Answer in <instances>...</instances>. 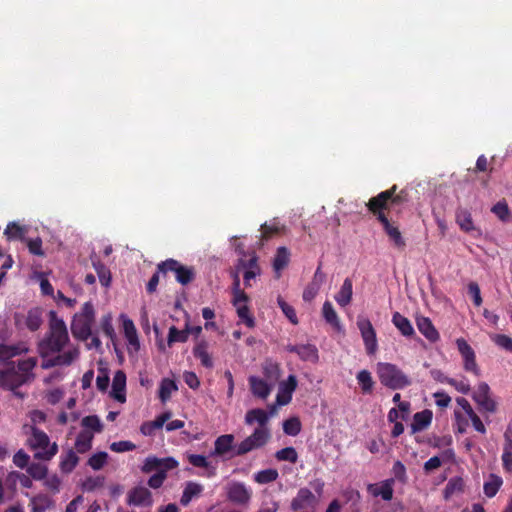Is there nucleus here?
<instances>
[{"label":"nucleus","mask_w":512,"mask_h":512,"mask_svg":"<svg viewBox=\"0 0 512 512\" xmlns=\"http://www.w3.org/2000/svg\"><path fill=\"white\" fill-rule=\"evenodd\" d=\"M456 345L463 359L464 370L466 372L472 373L475 376H480V368L476 362V354L473 348L464 338H458L456 340Z\"/></svg>","instance_id":"1a4fd4ad"},{"label":"nucleus","mask_w":512,"mask_h":512,"mask_svg":"<svg viewBox=\"0 0 512 512\" xmlns=\"http://www.w3.org/2000/svg\"><path fill=\"white\" fill-rule=\"evenodd\" d=\"M502 485V479L494 474L490 475V481L484 484V493L487 497L491 498L496 495L500 486Z\"/></svg>","instance_id":"c03bdc74"},{"label":"nucleus","mask_w":512,"mask_h":512,"mask_svg":"<svg viewBox=\"0 0 512 512\" xmlns=\"http://www.w3.org/2000/svg\"><path fill=\"white\" fill-rule=\"evenodd\" d=\"M209 344L205 340L199 341L195 347L193 348V355L195 358L199 359L202 366L206 368L213 367V360L208 352Z\"/></svg>","instance_id":"5701e85b"},{"label":"nucleus","mask_w":512,"mask_h":512,"mask_svg":"<svg viewBox=\"0 0 512 512\" xmlns=\"http://www.w3.org/2000/svg\"><path fill=\"white\" fill-rule=\"evenodd\" d=\"M464 490V480L461 477L455 476L449 479L444 490L443 496L445 500H449L453 495L459 494Z\"/></svg>","instance_id":"bb28decb"},{"label":"nucleus","mask_w":512,"mask_h":512,"mask_svg":"<svg viewBox=\"0 0 512 512\" xmlns=\"http://www.w3.org/2000/svg\"><path fill=\"white\" fill-rule=\"evenodd\" d=\"M24 242L26 243L30 254L39 257L45 256V251L42 248V239L40 237L26 239Z\"/></svg>","instance_id":"864d4df0"},{"label":"nucleus","mask_w":512,"mask_h":512,"mask_svg":"<svg viewBox=\"0 0 512 512\" xmlns=\"http://www.w3.org/2000/svg\"><path fill=\"white\" fill-rule=\"evenodd\" d=\"M29 459L30 458H29V455L27 453H25L23 450H19L13 456V463L17 467L23 469L25 467H28Z\"/></svg>","instance_id":"774afa93"},{"label":"nucleus","mask_w":512,"mask_h":512,"mask_svg":"<svg viewBox=\"0 0 512 512\" xmlns=\"http://www.w3.org/2000/svg\"><path fill=\"white\" fill-rule=\"evenodd\" d=\"M78 462L79 457L77 454L72 449H69L60 462V469L63 473H70L77 466Z\"/></svg>","instance_id":"e433bc0d"},{"label":"nucleus","mask_w":512,"mask_h":512,"mask_svg":"<svg viewBox=\"0 0 512 512\" xmlns=\"http://www.w3.org/2000/svg\"><path fill=\"white\" fill-rule=\"evenodd\" d=\"M277 303L283 314L289 319V321L296 325L298 324V318L295 309L288 304L281 296H278Z\"/></svg>","instance_id":"a18cd8bd"},{"label":"nucleus","mask_w":512,"mask_h":512,"mask_svg":"<svg viewBox=\"0 0 512 512\" xmlns=\"http://www.w3.org/2000/svg\"><path fill=\"white\" fill-rule=\"evenodd\" d=\"M93 265L97 272L101 285L105 287L109 286L111 282V273L107 269V267L100 262L94 263Z\"/></svg>","instance_id":"6e6d98bb"},{"label":"nucleus","mask_w":512,"mask_h":512,"mask_svg":"<svg viewBox=\"0 0 512 512\" xmlns=\"http://www.w3.org/2000/svg\"><path fill=\"white\" fill-rule=\"evenodd\" d=\"M249 385L252 394L262 399H265L274 387L266 380L257 376L249 377Z\"/></svg>","instance_id":"a211bd4d"},{"label":"nucleus","mask_w":512,"mask_h":512,"mask_svg":"<svg viewBox=\"0 0 512 512\" xmlns=\"http://www.w3.org/2000/svg\"><path fill=\"white\" fill-rule=\"evenodd\" d=\"M101 329L103 331V333L109 337V338H113L114 335H115V331H114V327L112 325V317L111 315H105L102 317L101 319Z\"/></svg>","instance_id":"338daca9"},{"label":"nucleus","mask_w":512,"mask_h":512,"mask_svg":"<svg viewBox=\"0 0 512 512\" xmlns=\"http://www.w3.org/2000/svg\"><path fill=\"white\" fill-rule=\"evenodd\" d=\"M392 323L405 337H411L415 334L414 328L410 320L399 312H395L393 314Z\"/></svg>","instance_id":"b1692460"},{"label":"nucleus","mask_w":512,"mask_h":512,"mask_svg":"<svg viewBox=\"0 0 512 512\" xmlns=\"http://www.w3.org/2000/svg\"><path fill=\"white\" fill-rule=\"evenodd\" d=\"M110 396L118 402L126 401V374L122 370H117L112 380Z\"/></svg>","instance_id":"ddd939ff"},{"label":"nucleus","mask_w":512,"mask_h":512,"mask_svg":"<svg viewBox=\"0 0 512 512\" xmlns=\"http://www.w3.org/2000/svg\"><path fill=\"white\" fill-rule=\"evenodd\" d=\"M278 471L276 469H265L255 474V481L259 484H267L275 481L278 478Z\"/></svg>","instance_id":"49530a36"},{"label":"nucleus","mask_w":512,"mask_h":512,"mask_svg":"<svg viewBox=\"0 0 512 512\" xmlns=\"http://www.w3.org/2000/svg\"><path fill=\"white\" fill-rule=\"evenodd\" d=\"M357 327L360 330L366 353L368 355H374L377 351L378 344L376 338V331L371 323V321L367 318L360 317L357 320Z\"/></svg>","instance_id":"9d476101"},{"label":"nucleus","mask_w":512,"mask_h":512,"mask_svg":"<svg viewBox=\"0 0 512 512\" xmlns=\"http://www.w3.org/2000/svg\"><path fill=\"white\" fill-rule=\"evenodd\" d=\"M202 490V485L192 481L187 482L181 496L180 503L183 506H187L193 498L198 497L201 494Z\"/></svg>","instance_id":"c85d7f7f"},{"label":"nucleus","mask_w":512,"mask_h":512,"mask_svg":"<svg viewBox=\"0 0 512 512\" xmlns=\"http://www.w3.org/2000/svg\"><path fill=\"white\" fill-rule=\"evenodd\" d=\"M248 302L249 300H239L238 298L232 299V304L236 308L238 317L246 324L247 327L253 328L255 326V319L250 313Z\"/></svg>","instance_id":"6ab92c4d"},{"label":"nucleus","mask_w":512,"mask_h":512,"mask_svg":"<svg viewBox=\"0 0 512 512\" xmlns=\"http://www.w3.org/2000/svg\"><path fill=\"white\" fill-rule=\"evenodd\" d=\"M31 442L35 448L45 449L46 447L49 446V437L46 435V433L36 428H33Z\"/></svg>","instance_id":"5fc2aeb1"},{"label":"nucleus","mask_w":512,"mask_h":512,"mask_svg":"<svg viewBox=\"0 0 512 512\" xmlns=\"http://www.w3.org/2000/svg\"><path fill=\"white\" fill-rule=\"evenodd\" d=\"M110 449L116 453L132 451L136 449V445L131 441H118L110 444Z\"/></svg>","instance_id":"0e129e2a"},{"label":"nucleus","mask_w":512,"mask_h":512,"mask_svg":"<svg viewBox=\"0 0 512 512\" xmlns=\"http://www.w3.org/2000/svg\"><path fill=\"white\" fill-rule=\"evenodd\" d=\"M283 431L289 436H296L301 431V422L299 418H287L283 422Z\"/></svg>","instance_id":"de8ad7c7"},{"label":"nucleus","mask_w":512,"mask_h":512,"mask_svg":"<svg viewBox=\"0 0 512 512\" xmlns=\"http://www.w3.org/2000/svg\"><path fill=\"white\" fill-rule=\"evenodd\" d=\"M55 354L53 358L56 366H70L79 357V349L73 348L63 353Z\"/></svg>","instance_id":"72a5a7b5"},{"label":"nucleus","mask_w":512,"mask_h":512,"mask_svg":"<svg viewBox=\"0 0 512 512\" xmlns=\"http://www.w3.org/2000/svg\"><path fill=\"white\" fill-rule=\"evenodd\" d=\"M170 418H156L154 421L144 422L141 425V432L146 436H151L155 433L156 430H159L163 427L167 420Z\"/></svg>","instance_id":"79ce46f5"},{"label":"nucleus","mask_w":512,"mask_h":512,"mask_svg":"<svg viewBox=\"0 0 512 512\" xmlns=\"http://www.w3.org/2000/svg\"><path fill=\"white\" fill-rule=\"evenodd\" d=\"M297 355L304 361L316 362L318 360V350L312 344H301Z\"/></svg>","instance_id":"ea45409f"},{"label":"nucleus","mask_w":512,"mask_h":512,"mask_svg":"<svg viewBox=\"0 0 512 512\" xmlns=\"http://www.w3.org/2000/svg\"><path fill=\"white\" fill-rule=\"evenodd\" d=\"M110 379L108 372L105 369H100L96 378L97 389L101 392H106L109 387Z\"/></svg>","instance_id":"e2e57ef3"},{"label":"nucleus","mask_w":512,"mask_h":512,"mask_svg":"<svg viewBox=\"0 0 512 512\" xmlns=\"http://www.w3.org/2000/svg\"><path fill=\"white\" fill-rule=\"evenodd\" d=\"M322 314L327 323L333 327L339 328V317L330 301H325L322 308Z\"/></svg>","instance_id":"58836bf2"},{"label":"nucleus","mask_w":512,"mask_h":512,"mask_svg":"<svg viewBox=\"0 0 512 512\" xmlns=\"http://www.w3.org/2000/svg\"><path fill=\"white\" fill-rule=\"evenodd\" d=\"M28 474L35 480H42L46 478L48 469L45 465L40 463H32L27 467Z\"/></svg>","instance_id":"603ef678"},{"label":"nucleus","mask_w":512,"mask_h":512,"mask_svg":"<svg viewBox=\"0 0 512 512\" xmlns=\"http://www.w3.org/2000/svg\"><path fill=\"white\" fill-rule=\"evenodd\" d=\"M188 337H189V331L186 330L185 328L183 330H179L177 327L171 326L169 328V333H168V338H167L168 346L171 347L176 342L185 343V342H187Z\"/></svg>","instance_id":"4c0bfd02"},{"label":"nucleus","mask_w":512,"mask_h":512,"mask_svg":"<svg viewBox=\"0 0 512 512\" xmlns=\"http://www.w3.org/2000/svg\"><path fill=\"white\" fill-rule=\"evenodd\" d=\"M275 457L279 461H288L290 463H296L298 460V454L294 447H285L277 451Z\"/></svg>","instance_id":"8fccbe9b"},{"label":"nucleus","mask_w":512,"mask_h":512,"mask_svg":"<svg viewBox=\"0 0 512 512\" xmlns=\"http://www.w3.org/2000/svg\"><path fill=\"white\" fill-rule=\"evenodd\" d=\"M161 462L160 458L156 456H148L141 467L143 473H150L152 471H160Z\"/></svg>","instance_id":"13d9d810"},{"label":"nucleus","mask_w":512,"mask_h":512,"mask_svg":"<svg viewBox=\"0 0 512 512\" xmlns=\"http://www.w3.org/2000/svg\"><path fill=\"white\" fill-rule=\"evenodd\" d=\"M32 512H45L53 505V501L47 495H37L32 498Z\"/></svg>","instance_id":"a19ab883"},{"label":"nucleus","mask_w":512,"mask_h":512,"mask_svg":"<svg viewBox=\"0 0 512 512\" xmlns=\"http://www.w3.org/2000/svg\"><path fill=\"white\" fill-rule=\"evenodd\" d=\"M81 426L83 430H92L94 432H101L103 425L99 421V418H82Z\"/></svg>","instance_id":"680f3d73"},{"label":"nucleus","mask_w":512,"mask_h":512,"mask_svg":"<svg viewBox=\"0 0 512 512\" xmlns=\"http://www.w3.org/2000/svg\"><path fill=\"white\" fill-rule=\"evenodd\" d=\"M392 482L393 480H387L381 486L369 484L367 489L374 497L381 496L383 500L390 501L393 497Z\"/></svg>","instance_id":"393cba45"},{"label":"nucleus","mask_w":512,"mask_h":512,"mask_svg":"<svg viewBox=\"0 0 512 512\" xmlns=\"http://www.w3.org/2000/svg\"><path fill=\"white\" fill-rule=\"evenodd\" d=\"M317 504V498L308 488H301L297 496L291 502V509L299 511L307 507H314Z\"/></svg>","instance_id":"4468645a"},{"label":"nucleus","mask_w":512,"mask_h":512,"mask_svg":"<svg viewBox=\"0 0 512 512\" xmlns=\"http://www.w3.org/2000/svg\"><path fill=\"white\" fill-rule=\"evenodd\" d=\"M444 381H446V384L453 386L458 392L462 394H468L471 390L470 383L464 376H461L460 379L444 378Z\"/></svg>","instance_id":"37998d69"},{"label":"nucleus","mask_w":512,"mask_h":512,"mask_svg":"<svg viewBox=\"0 0 512 512\" xmlns=\"http://www.w3.org/2000/svg\"><path fill=\"white\" fill-rule=\"evenodd\" d=\"M26 352L19 345L0 344V362H7L11 358Z\"/></svg>","instance_id":"c9c22d12"},{"label":"nucleus","mask_w":512,"mask_h":512,"mask_svg":"<svg viewBox=\"0 0 512 512\" xmlns=\"http://www.w3.org/2000/svg\"><path fill=\"white\" fill-rule=\"evenodd\" d=\"M491 212L503 223L512 221V213L505 199L494 204L491 208Z\"/></svg>","instance_id":"2f4dec72"},{"label":"nucleus","mask_w":512,"mask_h":512,"mask_svg":"<svg viewBox=\"0 0 512 512\" xmlns=\"http://www.w3.org/2000/svg\"><path fill=\"white\" fill-rule=\"evenodd\" d=\"M49 317V331L38 344V352L42 358L61 352L69 341L65 322L57 317L55 311H50Z\"/></svg>","instance_id":"7ed1b4c3"},{"label":"nucleus","mask_w":512,"mask_h":512,"mask_svg":"<svg viewBox=\"0 0 512 512\" xmlns=\"http://www.w3.org/2000/svg\"><path fill=\"white\" fill-rule=\"evenodd\" d=\"M235 450L236 448L234 447V435L224 434L215 440L214 451L212 452V455L224 456L228 453H232L230 457H233Z\"/></svg>","instance_id":"dca6fc26"},{"label":"nucleus","mask_w":512,"mask_h":512,"mask_svg":"<svg viewBox=\"0 0 512 512\" xmlns=\"http://www.w3.org/2000/svg\"><path fill=\"white\" fill-rule=\"evenodd\" d=\"M95 320V311L93 304L85 302L81 312L75 314L71 323L72 335L82 341L87 340L92 332L91 328Z\"/></svg>","instance_id":"39448f33"},{"label":"nucleus","mask_w":512,"mask_h":512,"mask_svg":"<svg viewBox=\"0 0 512 512\" xmlns=\"http://www.w3.org/2000/svg\"><path fill=\"white\" fill-rule=\"evenodd\" d=\"M178 387L174 380L170 378H163L159 385L158 396L160 400L165 403L171 398L173 392L177 391Z\"/></svg>","instance_id":"7c9ffc66"},{"label":"nucleus","mask_w":512,"mask_h":512,"mask_svg":"<svg viewBox=\"0 0 512 512\" xmlns=\"http://www.w3.org/2000/svg\"><path fill=\"white\" fill-rule=\"evenodd\" d=\"M492 340L499 347L512 351V338L504 334H496L492 337Z\"/></svg>","instance_id":"69168bd1"},{"label":"nucleus","mask_w":512,"mask_h":512,"mask_svg":"<svg viewBox=\"0 0 512 512\" xmlns=\"http://www.w3.org/2000/svg\"><path fill=\"white\" fill-rule=\"evenodd\" d=\"M377 374L381 384L390 389H403L411 384L410 378L395 364L378 363Z\"/></svg>","instance_id":"423d86ee"},{"label":"nucleus","mask_w":512,"mask_h":512,"mask_svg":"<svg viewBox=\"0 0 512 512\" xmlns=\"http://www.w3.org/2000/svg\"><path fill=\"white\" fill-rule=\"evenodd\" d=\"M468 294L472 297L473 303L476 307L481 306L483 299L480 287L476 282L472 281L468 284Z\"/></svg>","instance_id":"bf43d9fd"},{"label":"nucleus","mask_w":512,"mask_h":512,"mask_svg":"<svg viewBox=\"0 0 512 512\" xmlns=\"http://www.w3.org/2000/svg\"><path fill=\"white\" fill-rule=\"evenodd\" d=\"M270 418H246V423L251 425L256 420L259 424L254 432L245 438L239 445L233 455L242 456L248 452L263 447L270 439L271 433L267 428V423Z\"/></svg>","instance_id":"20e7f679"},{"label":"nucleus","mask_w":512,"mask_h":512,"mask_svg":"<svg viewBox=\"0 0 512 512\" xmlns=\"http://www.w3.org/2000/svg\"><path fill=\"white\" fill-rule=\"evenodd\" d=\"M357 382L363 394H371L374 388V380L368 370H361L356 376Z\"/></svg>","instance_id":"473e14b6"},{"label":"nucleus","mask_w":512,"mask_h":512,"mask_svg":"<svg viewBox=\"0 0 512 512\" xmlns=\"http://www.w3.org/2000/svg\"><path fill=\"white\" fill-rule=\"evenodd\" d=\"M473 400L482 412L495 413L497 410V402L492 396L490 387L487 383L481 382L477 385L472 394Z\"/></svg>","instance_id":"6e6552de"},{"label":"nucleus","mask_w":512,"mask_h":512,"mask_svg":"<svg viewBox=\"0 0 512 512\" xmlns=\"http://www.w3.org/2000/svg\"><path fill=\"white\" fill-rule=\"evenodd\" d=\"M296 387L297 378L295 375H289L287 380L280 382L276 396V403L279 406L287 405L291 401L292 394Z\"/></svg>","instance_id":"f8f14e48"},{"label":"nucleus","mask_w":512,"mask_h":512,"mask_svg":"<svg viewBox=\"0 0 512 512\" xmlns=\"http://www.w3.org/2000/svg\"><path fill=\"white\" fill-rule=\"evenodd\" d=\"M416 324L420 333L430 342H436L439 339V333L428 317L417 318Z\"/></svg>","instance_id":"412c9836"},{"label":"nucleus","mask_w":512,"mask_h":512,"mask_svg":"<svg viewBox=\"0 0 512 512\" xmlns=\"http://www.w3.org/2000/svg\"><path fill=\"white\" fill-rule=\"evenodd\" d=\"M105 478L103 476L87 477L82 484V489L86 492H92L97 488L103 487Z\"/></svg>","instance_id":"4d7b16f0"},{"label":"nucleus","mask_w":512,"mask_h":512,"mask_svg":"<svg viewBox=\"0 0 512 512\" xmlns=\"http://www.w3.org/2000/svg\"><path fill=\"white\" fill-rule=\"evenodd\" d=\"M36 365L37 359L35 357L19 360L16 365L11 362L8 368L0 372L1 385L10 390L16 397L23 399L26 394L22 393L19 388L34 380L33 370Z\"/></svg>","instance_id":"f03ea898"},{"label":"nucleus","mask_w":512,"mask_h":512,"mask_svg":"<svg viewBox=\"0 0 512 512\" xmlns=\"http://www.w3.org/2000/svg\"><path fill=\"white\" fill-rule=\"evenodd\" d=\"M353 295V283L350 278H346L339 290V292L335 295L336 302L341 306H347L351 300Z\"/></svg>","instance_id":"a878e982"},{"label":"nucleus","mask_w":512,"mask_h":512,"mask_svg":"<svg viewBox=\"0 0 512 512\" xmlns=\"http://www.w3.org/2000/svg\"><path fill=\"white\" fill-rule=\"evenodd\" d=\"M250 497V492L243 483L235 482L228 489V499L236 504H246Z\"/></svg>","instance_id":"f3484780"},{"label":"nucleus","mask_w":512,"mask_h":512,"mask_svg":"<svg viewBox=\"0 0 512 512\" xmlns=\"http://www.w3.org/2000/svg\"><path fill=\"white\" fill-rule=\"evenodd\" d=\"M456 222L461 228V230L465 232H471L475 229L472 215L470 211L465 208H459L456 211Z\"/></svg>","instance_id":"cd10ccee"},{"label":"nucleus","mask_w":512,"mask_h":512,"mask_svg":"<svg viewBox=\"0 0 512 512\" xmlns=\"http://www.w3.org/2000/svg\"><path fill=\"white\" fill-rule=\"evenodd\" d=\"M109 455L107 452L101 451L98 453L93 454L89 459L87 464L93 469V470H100L103 468V466L106 464L107 459Z\"/></svg>","instance_id":"09e8293b"},{"label":"nucleus","mask_w":512,"mask_h":512,"mask_svg":"<svg viewBox=\"0 0 512 512\" xmlns=\"http://www.w3.org/2000/svg\"><path fill=\"white\" fill-rule=\"evenodd\" d=\"M407 201L408 193L405 190L397 192V185L394 184L391 188L371 197L366 203L368 211L380 222L389 240L399 250L405 249L406 242L398 224L388 218L386 211H390L392 207L402 205Z\"/></svg>","instance_id":"f257e3e1"},{"label":"nucleus","mask_w":512,"mask_h":512,"mask_svg":"<svg viewBox=\"0 0 512 512\" xmlns=\"http://www.w3.org/2000/svg\"><path fill=\"white\" fill-rule=\"evenodd\" d=\"M42 324L41 313L39 310H30L26 318V325L30 331H37Z\"/></svg>","instance_id":"3c124183"},{"label":"nucleus","mask_w":512,"mask_h":512,"mask_svg":"<svg viewBox=\"0 0 512 512\" xmlns=\"http://www.w3.org/2000/svg\"><path fill=\"white\" fill-rule=\"evenodd\" d=\"M123 318V330L125 338L128 342V352L131 353L133 350L134 352H138L140 349V342L138 339V334L136 327L133 323V321L124 315H121Z\"/></svg>","instance_id":"2eb2a0df"},{"label":"nucleus","mask_w":512,"mask_h":512,"mask_svg":"<svg viewBox=\"0 0 512 512\" xmlns=\"http://www.w3.org/2000/svg\"><path fill=\"white\" fill-rule=\"evenodd\" d=\"M127 503L132 506L149 507L153 504L152 493L148 488L138 485L128 492Z\"/></svg>","instance_id":"9b49d317"},{"label":"nucleus","mask_w":512,"mask_h":512,"mask_svg":"<svg viewBox=\"0 0 512 512\" xmlns=\"http://www.w3.org/2000/svg\"><path fill=\"white\" fill-rule=\"evenodd\" d=\"M262 372L264 375V380L269 382L272 386H275L281 375L280 365L272 360L267 359L262 365Z\"/></svg>","instance_id":"4be33fe9"},{"label":"nucleus","mask_w":512,"mask_h":512,"mask_svg":"<svg viewBox=\"0 0 512 512\" xmlns=\"http://www.w3.org/2000/svg\"><path fill=\"white\" fill-rule=\"evenodd\" d=\"M159 271L165 278L169 272L174 273L176 281L181 285H188L196 276L195 269L181 264L179 261L169 258L159 263Z\"/></svg>","instance_id":"0eeeda50"},{"label":"nucleus","mask_w":512,"mask_h":512,"mask_svg":"<svg viewBox=\"0 0 512 512\" xmlns=\"http://www.w3.org/2000/svg\"><path fill=\"white\" fill-rule=\"evenodd\" d=\"M93 432L82 430L75 441V448L78 453H86L92 447Z\"/></svg>","instance_id":"c756f323"},{"label":"nucleus","mask_w":512,"mask_h":512,"mask_svg":"<svg viewBox=\"0 0 512 512\" xmlns=\"http://www.w3.org/2000/svg\"><path fill=\"white\" fill-rule=\"evenodd\" d=\"M28 233V227L20 225L17 222H10L4 230V236L8 241H21L26 240V234Z\"/></svg>","instance_id":"aec40b11"},{"label":"nucleus","mask_w":512,"mask_h":512,"mask_svg":"<svg viewBox=\"0 0 512 512\" xmlns=\"http://www.w3.org/2000/svg\"><path fill=\"white\" fill-rule=\"evenodd\" d=\"M238 269H243V272L249 270L261 271L258 265V257L256 255H252L248 260H239Z\"/></svg>","instance_id":"052dcab7"},{"label":"nucleus","mask_w":512,"mask_h":512,"mask_svg":"<svg viewBox=\"0 0 512 512\" xmlns=\"http://www.w3.org/2000/svg\"><path fill=\"white\" fill-rule=\"evenodd\" d=\"M290 261V252L289 250L282 246L279 247L276 251V255L273 259V268L276 272H280L283 270Z\"/></svg>","instance_id":"f704fd0d"}]
</instances>
